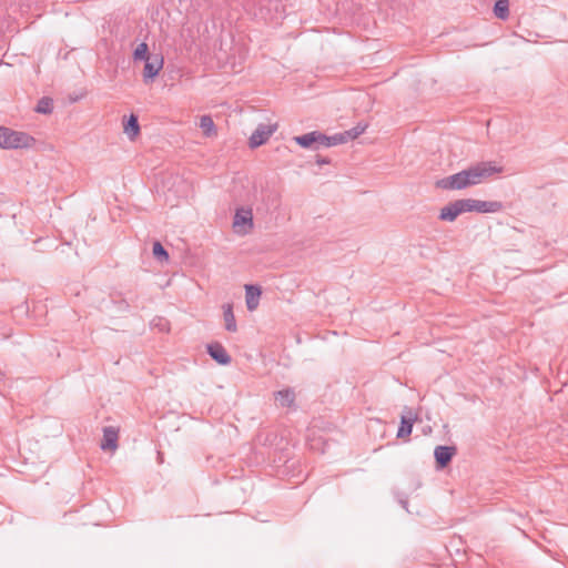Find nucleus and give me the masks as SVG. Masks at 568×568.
<instances>
[{"instance_id": "obj_17", "label": "nucleus", "mask_w": 568, "mask_h": 568, "mask_svg": "<svg viewBox=\"0 0 568 568\" xmlns=\"http://www.w3.org/2000/svg\"><path fill=\"white\" fill-rule=\"evenodd\" d=\"M343 143H346V139H345L343 132L336 133L331 136L322 133V146L329 148V146H335V145L343 144Z\"/></svg>"}, {"instance_id": "obj_4", "label": "nucleus", "mask_w": 568, "mask_h": 568, "mask_svg": "<svg viewBox=\"0 0 568 568\" xmlns=\"http://www.w3.org/2000/svg\"><path fill=\"white\" fill-rule=\"evenodd\" d=\"M277 130V124H258L254 132L251 134L248 145L255 149L264 144L272 134Z\"/></svg>"}, {"instance_id": "obj_26", "label": "nucleus", "mask_w": 568, "mask_h": 568, "mask_svg": "<svg viewBox=\"0 0 568 568\" xmlns=\"http://www.w3.org/2000/svg\"><path fill=\"white\" fill-rule=\"evenodd\" d=\"M399 503H400V505H402L405 509H407V504H408V503H407V500H402V499H400V500H399Z\"/></svg>"}, {"instance_id": "obj_9", "label": "nucleus", "mask_w": 568, "mask_h": 568, "mask_svg": "<svg viewBox=\"0 0 568 568\" xmlns=\"http://www.w3.org/2000/svg\"><path fill=\"white\" fill-rule=\"evenodd\" d=\"M261 293L258 286L251 284L245 285V300L248 311H254L258 306Z\"/></svg>"}, {"instance_id": "obj_16", "label": "nucleus", "mask_w": 568, "mask_h": 568, "mask_svg": "<svg viewBox=\"0 0 568 568\" xmlns=\"http://www.w3.org/2000/svg\"><path fill=\"white\" fill-rule=\"evenodd\" d=\"M494 14L500 20H507L509 17V1L497 0L494 4Z\"/></svg>"}, {"instance_id": "obj_1", "label": "nucleus", "mask_w": 568, "mask_h": 568, "mask_svg": "<svg viewBox=\"0 0 568 568\" xmlns=\"http://www.w3.org/2000/svg\"><path fill=\"white\" fill-rule=\"evenodd\" d=\"M500 172L501 168L497 166L494 162H479L466 170L439 180L437 186L444 190H463L471 185H477Z\"/></svg>"}, {"instance_id": "obj_21", "label": "nucleus", "mask_w": 568, "mask_h": 568, "mask_svg": "<svg viewBox=\"0 0 568 568\" xmlns=\"http://www.w3.org/2000/svg\"><path fill=\"white\" fill-rule=\"evenodd\" d=\"M200 126L206 136L215 132V125L210 115H202L200 119Z\"/></svg>"}, {"instance_id": "obj_25", "label": "nucleus", "mask_w": 568, "mask_h": 568, "mask_svg": "<svg viewBox=\"0 0 568 568\" xmlns=\"http://www.w3.org/2000/svg\"><path fill=\"white\" fill-rule=\"evenodd\" d=\"M316 162H317V164L323 165V164H328V163H329V160H328V159H326V158H320V156H318V158H317V160H316Z\"/></svg>"}, {"instance_id": "obj_22", "label": "nucleus", "mask_w": 568, "mask_h": 568, "mask_svg": "<svg viewBox=\"0 0 568 568\" xmlns=\"http://www.w3.org/2000/svg\"><path fill=\"white\" fill-rule=\"evenodd\" d=\"M366 128H367L366 124L358 123L354 128L344 131L343 133L346 139V142L352 141V140L356 139L357 136H359L361 134H363L365 132Z\"/></svg>"}, {"instance_id": "obj_15", "label": "nucleus", "mask_w": 568, "mask_h": 568, "mask_svg": "<svg viewBox=\"0 0 568 568\" xmlns=\"http://www.w3.org/2000/svg\"><path fill=\"white\" fill-rule=\"evenodd\" d=\"M458 215L460 214L458 212L457 205L455 202H450L440 210L439 219L443 221L453 222L457 219Z\"/></svg>"}, {"instance_id": "obj_19", "label": "nucleus", "mask_w": 568, "mask_h": 568, "mask_svg": "<svg viewBox=\"0 0 568 568\" xmlns=\"http://www.w3.org/2000/svg\"><path fill=\"white\" fill-rule=\"evenodd\" d=\"M153 54L149 53V48L145 42L140 43L133 51L134 61H145L151 58Z\"/></svg>"}, {"instance_id": "obj_11", "label": "nucleus", "mask_w": 568, "mask_h": 568, "mask_svg": "<svg viewBox=\"0 0 568 568\" xmlns=\"http://www.w3.org/2000/svg\"><path fill=\"white\" fill-rule=\"evenodd\" d=\"M503 209L501 202L475 200L474 211L478 213H496Z\"/></svg>"}, {"instance_id": "obj_8", "label": "nucleus", "mask_w": 568, "mask_h": 568, "mask_svg": "<svg viewBox=\"0 0 568 568\" xmlns=\"http://www.w3.org/2000/svg\"><path fill=\"white\" fill-rule=\"evenodd\" d=\"M207 353L220 365H229L232 361L231 356L220 343L209 344Z\"/></svg>"}, {"instance_id": "obj_13", "label": "nucleus", "mask_w": 568, "mask_h": 568, "mask_svg": "<svg viewBox=\"0 0 568 568\" xmlns=\"http://www.w3.org/2000/svg\"><path fill=\"white\" fill-rule=\"evenodd\" d=\"M123 132L128 135L130 140H134V138L140 132L139 119L135 114H131L126 121L123 123Z\"/></svg>"}, {"instance_id": "obj_12", "label": "nucleus", "mask_w": 568, "mask_h": 568, "mask_svg": "<svg viewBox=\"0 0 568 568\" xmlns=\"http://www.w3.org/2000/svg\"><path fill=\"white\" fill-rule=\"evenodd\" d=\"M274 397L281 407H291L295 402V392L293 388H285L276 392Z\"/></svg>"}, {"instance_id": "obj_23", "label": "nucleus", "mask_w": 568, "mask_h": 568, "mask_svg": "<svg viewBox=\"0 0 568 568\" xmlns=\"http://www.w3.org/2000/svg\"><path fill=\"white\" fill-rule=\"evenodd\" d=\"M454 202L457 205L459 214L474 211V203H475L474 199H460V200H456Z\"/></svg>"}, {"instance_id": "obj_5", "label": "nucleus", "mask_w": 568, "mask_h": 568, "mask_svg": "<svg viewBox=\"0 0 568 568\" xmlns=\"http://www.w3.org/2000/svg\"><path fill=\"white\" fill-rule=\"evenodd\" d=\"M143 69V81L145 83L153 81L154 78L163 68V57L160 54H153L151 58L144 61Z\"/></svg>"}, {"instance_id": "obj_24", "label": "nucleus", "mask_w": 568, "mask_h": 568, "mask_svg": "<svg viewBox=\"0 0 568 568\" xmlns=\"http://www.w3.org/2000/svg\"><path fill=\"white\" fill-rule=\"evenodd\" d=\"M153 255L156 260L163 262L169 260V253L160 242L153 244Z\"/></svg>"}, {"instance_id": "obj_6", "label": "nucleus", "mask_w": 568, "mask_h": 568, "mask_svg": "<svg viewBox=\"0 0 568 568\" xmlns=\"http://www.w3.org/2000/svg\"><path fill=\"white\" fill-rule=\"evenodd\" d=\"M293 141L304 149L318 150L322 146V132L312 131L293 138Z\"/></svg>"}, {"instance_id": "obj_14", "label": "nucleus", "mask_w": 568, "mask_h": 568, "mask_svg": "<svg viewBox=\"0 0 568 568\" xmlns=\"http://www.w3.org/2000/svg\"><path fill=\"white\" fill-rule=\"evenodd\" d=\"M223 318L225 322V329L229 332H236L237 325L235 321V316L233 313V306L232 304H224L223 305Z\"/></svg>"}, {"instance_id": "obj_2", "label": "nucleus", "mask_w": 568, "mask_h": 568, "mask_svg": "<svg viewBox=\"0 0 568 568\" xmlns=\"http://www.w3.org/2000/svg\"><path fill=\"white\" fill-rule=\"evenodd\" d=\"M36 139L27 132L14 131L10 128L0 125V149H32Z\"/></svg>"}, {"instance_id": "obj_20", "label": "nucleus", "mask_w": 568, "mask_h": 568, "mask_svg": "<svg viewBox=\"0 0 568 568\" xmlns=\"http://www.w3.org/2000/svg\"><path fill=\"white\" fill-rule=\"evenodd\" d=\"M412 430H413V419L402 417L400 426L397 430V437L403 438V437L409 436L412 434Z\"/></svg>"}, {"instance_id": "obj_10", "label": "nucleus", "mask_w": 568, "mask_h": 568, "mask_svg": "<svg viewBox=\"0 0 568 568\" xmlns=\"http://www.w3.org/2000/svg\"><path fill=\"white\" fill-rule=\"evenodd\" d=\"M101 449L113 450L118 447V432L113 427H104Z\"/></svg>"}, {"instance_id": "obj_18", "label": "nucleus", "mask_w": 568, "mask_h": 568, "mask_svg": "<svg viewBox=\"0 0 568 568\" xmlns=\"http://www.w3.org/2000/svg\"><path fill=\"white\" fill-rule=\"evenodd\" d=\"M53 110V101L51 98L43 97L38 101L36 111L42 114H49Z\"/></svg>"}, {"instance_id": "obj_3", "label": "nucleus", "mask_w": 568, "mask_h": 568, "mask_svg": "<svg viewBox=\"0 0 568 568\" xmlns=\"http://www.w3.org/2000/svg\"><path fill=\"white\" fill-rule=\"evenodd\" d=\"M253 212L251 209L240 207L235 211L233 229L236 234L246 235L253 230Z\"/></svg>"}, {"instance_id": "obj_7", "label": "nucleus", "mask_w": 568, "mask_h": 568, "mask_svg": "<svg viewBox=\"0 0 568 568\" xmlns=\"http://www.w3.org/2000/svg\"><path fill=\"white\" fill-rule=\"evenodd\" d=\"M455 454L456 448L454 446H437L434 452L437 467H446L450 463Z\"/></svg>"}]
</instances>
